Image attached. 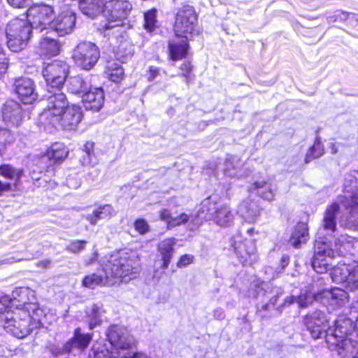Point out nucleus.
Returning a JSON list of instances; mask_svg holds the SVG:
<instances>
[{
    "instance_id": "nucleus-14",
    "label": "nucleus",
    "mask_w": 358,
    "mask_h": 358,
    "mask_svg": "<svg viewBox=\"0 0 358 358\" xmlns=\"http://www.w3.org/2000/svg\"><path fill=\"white\" fill-rule=\"evenodd\" d=\"M331 279L336 283H345L350 290L358 289V264H338L330 273Z\"/></svg>"
},
{
    "instance_id": "nucleus-7",
    "label": "nucleus",
    "mask_w": 358,
    "mask_h": 358,
    "mask_svg": "<svg viewBox=\"0 0 358 358\" xmlns=\"http://www.w3.org/2000/svg\"><path fill=\"white\" fill-rule=\"evenodd\" d=\"M5 31L8 48L18 52L27 46L32 34V24L28 19L14 17L8 22Z\"/></svg>"
},
{
    "instance_id": "nucleus-43",
    "label": "nucleus",
    "mask_w": 358,
    "mask_h": 358,
    "mask_svg": "<svg viewBox=\"0 0 358 358\" xmlns=\"http://www.w3.org/2000/svg\"><path fill=\"white\" fill-rule=\"evenodd\" d=\"M20 99V101L24 104H33L37 101L39 95L36 91H15Z\"/></svg>"
},
{
    "instance_id": "nucleus-24",
    "label": "nucleus",
    "mask_w": 358,
    "mask_h": 358,
    "mask_svg": "<svg viewBox=\"0 0 358 358\" xmlns=\"http://www.w3.org/2000/svg\"><path fill=\"white\" fill-rule=\"evenodd\" d=\"M61 44L58 40L48 36L42 37L37 45V52L41 57H52L58 55Z\"/></svg>"
},
{
    "instance_id": "nucleus-18",
    "label": "nucleus",
    "mask_w": 358,
    "mask_h": 358,
    "mask_svg": "<svg viewBox=\"0 0 358 358\" xmlns=\"http://www.w3.org/2000/svg\"><path fill=\"white\" fill-rule=\"evenodd\" d=\"M76 22V13L71 9L66 8L52 18L50 27L59 36H64L73 30Z\"/></svg>"
},
{
    "instance_id": "nucleus-5",
    "label": "nucleus",
    "mask_w": 358,
    "mask_h": 358,
    "mask_svg": "<svg viewBox=\"0 0 358 358\" xmlns=\"http://www.w3.org/2000/svg\"><path fill=\"white\" fill-rule=\"evenodd\" d=\"M106 336L107 341L100 340L94 344L106 345L108 348L107 357H113V358H150L145 353L141 352H137L132 355L127 354L120 357L119 350H129L136 345L135 338L126 328L112 325L106 331Z\"/></svg>"
},
{
    "instance_id": "nucleus-31",
    "label": "nucleus",
    "mask_w": 358,
    "mask_h": 358,
    "mask_svg": "<svg viewBox=\"0 0 358 358\" xmlns=\"http://www.w3.org/2000/svg\"><path fill=\"white\" fill-rule=\"evenodd\" d=\"M106 0H78L80 10L85 15L94 17L103 13Z\"/></svg>"
},
{
    "instance_id": "nucleus-42",
    "label": "nucleus",
    "mask_w": 358,
    "mask_h": 358,
    "mask_svg": "<svg viewBox=\"0 0 358 358\" xmlns=\"http://www.w3.org/2000/svg\"><path fill=\"white\" fill-rule=\"evenodd\" d=\"M14 87L15 90H34L36 85L31 78L22 76L15 80Z\"/></svg>"
},
{
    "instance_id": "nucleus-8",
    "label": "nucleus",
    "mask_w": 358,
    "mask_h": 358,
    "mask_svg": "<svg viewBox=\"0 0 358 358\" xmlns=\"http://www.w3.org/2000/svg\"><path fill=\"white\" fill-rule=\"evenodd\" d=\"M132 9L133 5L129 0L106 1L102 13L105 22L101 29L106 31L124 25Z\"/></svg>"
},
{
    "instance_id": "nucleus-59",
    "label": "nucleus",
    "mask_w": 358,
    "mask_h": 358,
    "mask_svg": "<svg viewBox=\"0 0 358 358\" xmlns=\"http://www.w3.org/2000/svg\"><path fill=\"white\" fill-rule=\"evenodd\" d=\"M254 229L253 228H251V229H249L248 231H247V233L250 235H252L253 232H254Z\"/></svg>"
},
{
    "instance_id": "nucleus-1",
    "label": "nucleus",
    "mask_w": 358,
    "mask_h": 358,
    "mask_svg": "<svg viewBox=\"0 0 358 358\" xmlns=\"http://www.w3.org/2000/svg\"><path fill=\"white\" fill-rule=\"evenodd\" d=\"M29 290L24 287L15 289L5 310L0 316V331L3 329L13 336L23 338L41 322L43 310L34 302H27Z\"/></svg>"
},
{
    "instance_id": "nucleus-34",
    "label": "nucleus",
    "mask_w": 358,
    "mask_h": 358,
    "mask_svg": "<svg viewBox=\"0 0 358 358\" xmlns=\"http://www.w3.org/2000/svg\"><path fill=\"white\" fill-rule=\"evenodd\" d=\"M160 219L164 221L169 229L184 224L188 220V215L182 213L178 216L173 217L170 211L167 209H163L159 213Z\"/></svg>"
},
{
    "instance_id": "nucleus-39",
    "label": "nucleus",
    "mask_w": 358,
    "mask_h": 358,
    "mask_svg": "<svg viewBox=\"0 0 358 358\" xmlns=\"http://www.w3.org/2000/svg\"><path fill=\"white\" fill-rule=\"evenodd\" d=\"M14 140V134L10 130L0 127V155L3 156L5 154Z\"/></svg>"
},
{
    "instance_id": "nucleus-44",
    "label": "nucleus",
    "mask_w": 358,
    "mask_h": 358,
    "mask_svg": "<svg viewBox=\"0 0 358 358\" xmlns=\"http://www.w3.org/2000/svg\"><path fill=\"white\" fill-rule=\"evenodd\" d=\"M108 354V348L106 345L94 344L89 354V358H113V357H107Z\"/></svg>"
},
{
    "instance_id": "nucleus-32",
    "label": "nucleus",
    "mask_w": 358,
    "mask_h": 358,
    "mask_svg": "<svg viewBox=\"0 0 358 358\" xmlns=\"http://www.w3.org/2000/svg\"><path fill=\"white\" fill-rule=\"evenodd\" d=\"M157 9L155 7L146 10L143 13V28L148 34H152L159 28Z\"/></svg>"
},
{
    "instance_id": "nucleus-57",
    "label": "nucleus",
    "mask_w": 358,
    "mask_h": 358,
    "mask_svg": "<svg viewBox=\"0 0 358 358\" xmlns=\"http://www.w3.org/2000/svg\"><path fill=\"white\" fill-rule=\"evenodd\" d=\"M329 148L331 149V152L332 154H336L338 152V149L334 143H330Z\"/></svg>"
},
{
    "instance_id": "nucleus-3",
    "label": "nucleus",
    "mask_w": 358,
    "mask_h": 358,
    "mask_svg": "<svg viewBox=\"0 0 358 358\" xmlns=\"http://www.w3.org/2000/svg\"><path fill=\"white\" fill-rule=\"evenodd\" d=\"M138 258L135 252L120 251L113 254L103 270L105 275L92 273L85 276L82 280L83 287L94 289L97 286L113 285L115 279L127 282L136 277Z\"/></svg>"
},
{
    "instance_id": "nucleus-56",
    "label": "nucleus",
    "mask_w": 358,
    "mask_h": 358,
    "mask_svg": "<svg viewBox=\"0 0 358 358\" xmlns=\"http://www.w3.org/2000/svg\"><path fill=\"white\" fill-rule=\"evenodd\" d=\"M66 182H67V185L69 187H72V188H75L76 189V188H77V187H78L80 186V183H78V182H76V184L73 185L72 183V182H71V178H68L66 179Z\"/></svg>"
},
{
    "instance_id": "nucleus-61",
    "label": "nucleus",
    "mask_w": 358,
    "mask_h": 358,
    "mask_svg": "<svg viewBox=\"0 0 358 358\" xmlns=\"http://www.w3.org/2000/svg\"><path fill=\"white\" fill-rule=\"evenodd\" d=\"M224 217H229V215L225 214Z\"/></svg>"
},
{
    "instance_id": "nucleus-6",
    "label": "nucleus",
    "mask_w": 358,
    "mask_h": 358,
    "mask_svg": "<svg viewBox=\"0 0 358 358\" xmlns=\"http://www.w3.org/2000/svg\"><path fill=\"white\" fill-rule=\"evenodd\" d=\"M199 13L195 7L188 3H183L176 9L174 15L173 31L176 37L193 40L200 36L202 29L199 24Z\"/></svg>"
},
{
    "instance_id": "nucleus-29",
    "label": "nucleus",
    "mask_w": 358,
    "mask_h": 358,
    "mask_svg": "<svg viewBox=\"0 0 358 358\" xmlns=\"http://www.w3.org/2000/svg\"><path fill=\"white\" fill-rule=\"evenodd\" d=\"M260 209L257 203L251 199L243 201L238 213L248 222H255L259 215Z\"/></svg>"
},
{
    "instance_id": "nucleus-12",
    "label": "nucleus",
    "mask_w": 358,
    "mask_h": 358,
    "mask_svg": "<svg viewBox=\"0 0 358 358\" xmlns=\"http://www.w3.org/2000/svg\"><path fill=\"white\" fill-rule=\"evenodd\" d=\"M355 174L346 178V182H350V185H344L345 191L350 197V202L345 205L350 215L343 224L348 228L358 230V171H355Z\"/></svg>"
},
{
    "instance_id": "nucleus-4",
    "label": "nucleus",
    "mask_w": 358,
    "mask_h": 358,
    "mask_svg": "<svg viewBox=\"0 0 358 358\" xmlns=\"http://www.w3.org/2000/svg\"><path fill=\"white\" fill-rule=\"evenodd\" d=\"M334 329L327 333L326 341L329 348L336 351L343 358L357 352L358 347V318L355 324L345 316L340 317L335 322Z\"/></svg>"
},
{
    "instance_id": "nucleus-15",
    "label": "nucleus",
    "mask_w": 358,
    "mask_h": 358,
    "mask_svg": "<svg viewBox=\"0 0 358 358\" xmlns=\"http://www.w3.org/2000/svg\"><path fill=\"white\" fill-rule=\"evenodd\" d=\"M3 120L7 125L18 127L29 118V112L17 101L8 100L2 107Z\"/></svg>"
},
{
    "instance_id": "nucleus-2",
    "label": "nucleus",
    "mask_w": 358,
    "mask_h": 358,
    "mask_svg": "<svg viewBox=\"0 0 358 358\" xmlns=\"http://www.w3.org/2000/svg\"><path fill=\"white\" fill-rule=\"evenodd\" d=\"M46 92L47 94L42 95L47 97L46 106L36 120L39 129L48 133H52L59 127L75 129L83 119L82 108L76 104L69 105L66 95L61 91Z\"/></svg>"
},
{
    "instance_id": "nucleus-19",
    "label": "nucleus",
    "mask_w": 358,
    "mask_h": 358,
    "mask_svg": "<svg viewBox=\"0 0 358 358\" xmlns=\"http://www.w3.org/2000/svg\"><path fill=\"white\" fill-rule=\"evenodd\" d=\"M327 323L325 314L319 310L308 314L304 317V324L314 339L322 337Z\"/></svg>"
},
{
    "instance_id": "nucleus-36",
    "label": "nucleus",
    "mask_w": 358,
    "mask_h": 358,
    "mask_svg": "<svg viewBox=\"0 0 358 358\" xmlns=\"http://www.w3.org/2000/svg\"><path fill=\"white\" fill-rule=\"evenodd\" d=\"M103 313L102 306L99 304H93L90 308H87V315L90 329H94L101 323Z\"/></svg>"
},
{
    "instance_id": "nucleus-16",
    "label": "nucleus",
    "mask_w": 358,
    "mask_h": 358,
    "mask_svg": "<svg viewBox=\"0 0 358 358\" xmlns=\"http://www.w3.org/2000/svg\"><path fill=\"white\" fill-rule=\"evenodd\" d=\"M54 8L52 6L40 3L31 6L27 10L28 20L41 29L50 26L52 21Z\"/></svg>"
},
{
    "instance_id": "nucleus-46",
    "label": "nucleus",
    "mask_w": 358,
    "mask_h": 358,
    "mask_svg": "<svg viewBox=\"0 0 358 358\" xmlns=\"http://www.w3.org/2000/svg\"><path fill=\"white\" fill-rule=\"evenodd\" d=\"M179 69L181 71L180 75L185 78L187 83H189L190 80L191 73L193 71V65L192 64L191 62H183L180 64Z\"/></svg>"
},
{
    "instance_id": "nucleus-11",
    "label": "nucleus",
    "mask_w": 358,
    "mask_h": 358,
    "mask_svg": "<svg viewBox=\"0 0 358 358\" xmlns=\"http://www.w3.org/2000/svg\"><path fill=\"white\" fill-rule=\"evenodd\" d=\"M69 151L62 143L57 142L53 143L46 151V152L38 157L36 162V166L38 169V174L41 175L45 168L48 167L47 161L48 160L51 164V161L58 162L64 160L68 155ZM30 176L32 180L40 181L42 180L41 176H38L36 173V169L32 168L30 171Z\"/></svg>"
},
{
    "instance_id": "nucleus-41",
    "label": "nucleus",
    "mask_w": 358,
    "mask_h": 358,
    "mask_svg": "<svg viewBox=\"0 0 358 358\" xmlns=\"http://www.w3.org/2000/svg\"><path fill=\"white\" fill-rule=\"evenodd\" d=\"M324 154V146L320 139L315 141L313 145L308 150L306 156V162L308 163L313 159L318 158Z\"/></svg>"
},
{
    "instance_id": "nucleus-40",
    "label": "nucleus",
    "mask_w": 358,
    "mask_h": 358,
    "mask_svg": "<svg viewBox=\"0 0 358 358\" xmlns=\"http://www.w3.org/2000/svg\"><path fill=\"white\" fill-rule=\"evenodd\" d=\"M94 144L93 142L87 141L84 145L83 151L85 155L82 158V164L83 165L94 166L98 163V159L94 152Z\"/></svg>"
},
{
    "instance_id": "nucleus-60",
    "label": "nucleus",
    "mask_w": 358,
    "mask_h": 358,
    "mask_svg": "<svg viewBox=\"0 0 358 358\" xmlns=\"http://www.w3.org/2000/svg\"><path fill=\"white\" fill-rule=\"evenodd\" d=\"M94 90H103V88L101 87H95Z\"/></svg>"
},
{
    "instance_id": "nucleus-9",
    "label": "nucleus",
    "mask_w": 358,
    "mask_h": 358,
    "mask_svg": "<svg viewBox=\"0 0 358 358\" xmlns=\"http://www.w3.org/2000/svg\"><path fill=\"white\" fill-rule=\"evenodd\" d=\"M71 57L76 65L83 70H91L100 57L99 48L93 43L81 42L73 50Z\"/></svg>"
},
{
    "instance_id": "nucleus-53",
    "label": "nucleus",
    "mask_w": 358,
    "mask_h": 358,
    "mask_svg": "<svg viewBox=\"0 0 358 358\" xmlns=\"http://www.w3.org/2000/svg\"><path fill=\"white\" fill-rule=\"evenodd\" d=\"M29 0H7L8 3L15 8H22Z\"/></svg>"
},
{
    "instance_id": "nucleus-21",
    "label": "nucleus",
    "mask_w": 358,
    "mask_h": 358,
    "mask_svg": "<svg viewBox=\"0 0 358 358\" xmlns=\"http://www.w3.org/2000/svg\"><path fill=\"white\" fill-rule=\"evenodd\" d=\"M92 339V333H83L81 329L78 327L74 330L73 337L65 343L64 350L66 352H70L74 350L83 351L88 347Z\"/></svg>"
},
{
    "instance_id": "nucleus-50",
    "label": "nucleus",
    "mask_w": 358,
    "mask_h": 358,
    "mask_svg": "<svg viewBox=\"0 0 358 358\" xmlns=\"http://www.w3.org/2000/svg\"><path fill=\"white\" fill-rule=\"evenodd\" d=\"M194 260V256L192 255H182L178 262H177V266L178 268L185 267L187 265L192 264Z\"/></svg>"
},
{
    "instance_id": "nucleus-25",
    "label": "nucleus",
    "mask_w": 358,
    "mask_h": 358,
    "mask_svg": "<svg viewBox=\"0 0 358 358\" xmlns=\"http://www.w3.org/2000/svg\"><path fill=\"white\" fill-rule=\"evenodd\" d=\"M338 217H341V206L338 203H333L327 208L324 213L322 220L324 229L330 232H334L336 229Z\"/></svg>"
},
{
    "instance_id": "nucleus-22",
    "label": "nucleus",
    "mask_w": 358,
    "mask_h": 358,
    "mask_svg": "<svg viewBox=\"0 0 358 358\" xmlns=\"http://www.w3.org/2000/svg\"><path fill=\"white\" fill-rule=\"evenodd\" d=\"M104 91H76L86 110L99 111L104 102Z\"/></svg>"
},
{
    "instance_id": "nucleus-13",
    "label": "nucleus",
    "mask_w": 358,
    "mask_h": 358,
    "mask_svg": "<svg viewBox=\"0 0 358 358\" xmlns=\"http://www.w3.org/2000/svg\"><path fill=\"white\" fill-rule=\"evenodd\" d=\"M69 71V66L65 61L55 59L43 68V75L50 87L61 90L65 83Z\"/></svg>"
},
{
    "instance_id": "nucleus-35",
    "label": "nucleus",
    "mask_w": 358,
    "mask_h": 358,
    "mask_svg": "<svg viewBox=\"0 0 358 358\" xmlns=\"http://www.w3.org/2000/svg\"><path fill=\"white\" fill-rule=\"evenodd\" d=\"M308 227L305 223H299L290 238L291 244L297 248L308 239Z\"/></svg>"
},
{
    "instance_id": "nucleus-28",
    "label": "nucleus",
    "mask_w": 358,
    "mask_h": 358,
    "mask_svg": "<svg viewBox=\"0 0 358 358\" xmlns=\"http://www.w3.org/2000/svg\"><path fill=\"white\" fill-rule=\"evenodd\" d=\"M189 40L183 39L181 43L173 41L168 43V54L170 60L176 62L187 57L189 50Z\"/></svg>"
},
{
    "instance_id": "nucleus-30",
    "label": "nucleus",
    "mask_w": 358,
    "mask_h": 358,
    "mask_svg": "<svg viewBox=\"0 0 358 358\" xmlns=\"http://www.w3.org/2000/svg\"><path fill=\"white\" fill-rule=\"evenodd\" d=\"M134 53V51L131 43L124 40L119 43L115 50L113 56H110L107 59H112L115 62L122 64L131 59Z\"/></svg>"
},
{
    "instance_id": "nucleus-33",
    "label": "nucleus",
    "mask_w": 358,
    "mask_h": 358,
    "mask_svg": "<svg viewBox=\"0 0 358 358\" xmlns=\"http://www.w3.org/2000/svg\"><path fill=\"white\" fill-rule=\"evenodd\" d=\"M115 215L112 206L106 204L99 206L92 213L86 215V219L90 224L95 225L97 222L103 219H109Z\"/></svg>"
},
{
    "instance_id": "nucleus-26",
    "label": "nucleus",
    "mask_w": 358,
    "mask_h": 358,
    "mask_svg": "<svg viewBox=\"0 0 358 358\" xmlns=\"http://www.w3.org/2000/svg\"><path fill=\"white\" fill-rule=\"evenodd\" d=\"M176 243V239L173 238H166L159 243L157 251L162 261V268L166 269L169 267L175 252Z\"/></svg>"
},
{
    "instance_id": "nucleus-55",
    "label": "nucleus",
    "mask_w": 358,
    "mask_h": 358,
    "mask_svg": "<svg viewBox=\"0 0 358 358\" xmlns=\"http://www.w3.org/2000/svg\"><path fill=\"white\" fill-rule=\"evenodd\" d=\"M50 264V261L48 259H44L43 261L38 262L37 263V266L41 267L43 268H47Z\"/></svg>"
},
{
    "instance_id": "nucleus-37",
    "label": "nucleus",
    "mask_w": 358,
    "mask_h": 358,
    "mask_svg": "<svg viewBox=\"0 0 358 358\" xmlns=\"http://www.w3.org/2000/svg\"><path fill=\"white\" fill-rule=\"evenodd\" d=\"M23 174V170L21 169H15L9 164H2L0 166V175L3 177L14 180L17 185Z\"/></svg>"
},
{
    "instance_id": "nucleus-45",
    "label": "nucleus",
    "mask_w": 358,
    "mask_h": 358,
    "mask_svg": "<svg viewBox=\"0 0 358 358\" xmlns=\"http://www.w3.org/2000/svg\"><path fill=\"white\" fill-rule=\"evenodd\" d=\"M69 82L72 86L71 90H92L91 87H87L86 82L80 76L71 77Z\"/></svg>"
},
{
    "instance_id": "nucleus-48",
    "label": "nucleus",
    "mask_w": 358,
    "mask_h": 358,
    "mask_svg": "<svg viewBox=\"0 0 358 358\" xmlns=\"http://www.w3.org/2000/svg\"><path fill=\"white\" fill-rule=\"evenodd\" d=\"M85 241H73L67 245V250L73 253H78L85 248Z\"/></svg>"
},
{
    "instance_id": "nucleus-52",
    "label": "nucleus",
    "mask_w": 358,
    "mask_h": 358,
    "mask_svg": "<svg viewBox=\"0 0 358 358\" xmlns=\"http://www.w3.org/2000/svg\"><path fill=\"white\" fill-rule=\"evenodd\" d=\"M342 240H344V238H342ZM350 248V243H344L343 241L338 239L335 241V248L334 249L340 248L342 252L336 253V255H343L345 250H348Z\"/></svg>"
},
{
    "instance_id": "nucleus-51",
    "label": "nucleus",
    "mask_w": 358,
    "mask_h": 358,
    "mask_svg": "<svg viewBox=\"0 0 358 358\" xmlns=\"http://www.w3.org/2000/svg\"><path fill=\"white\" fill-rule=\"evenodd\" d=\"M159 75V69L154 66H150L147 71V79L148 81H153Z\"/></svg>"
},
{
    "instance_id": "nucleus-54",
    "label": "nucleus",
    "mask_w": 358,
    "mask_h": 358,
    "mask_svg": "<svg viewBox=\"0 0 358 358\" xmlns=\"http://www.w3.org/2000/svg\"><path fill=\"white\" fill-rule=\"evenodd\" d=\"M11 189V185L9 182H3L0 180V196L3 192L8 191Z\"/></svg>"
},
{
    "instance_id": "nucleus-62",
    "label": "nucleus",
    "mask_w": 358,
    "mask_h": 358,
    "mask_svg": "<svg viewBox=\"0 0 358 358\" xmlns=\"http://www.w3.org/2000/svg\"><path fill=\"white\" fill-rule=\"evenodd\" d=\"M203 218H204V219H208V217L205 216V217H203Z\"/></svg>"
},
{
    "instance_id": "nucleus-27",
    "label": "nucleus",
    "mask_w": 358,
    "mask_h": 358,
    "mask_svg": "<svg viewBox=\"0 0 358 358\" xmlns=\"http://www.w3.org/2000/svg\"><path fill=\"white\" fill-rule=\"evenodd\" d=\"M314 301H321V292L315 294L306 289L301 291L300 295L297 297L294 296H287L285 299L284 306H289L296 302L300 308H307Z\"/></svg>"
},
{
    "instance_id": "nucleus-38",
    "label": "nucleus",
    "mask_w": 358,
    "mask_h": 358,
    "mask_svg": "<svg viewBox=\"0 0 358 358\" xmlns=\"http://www.w3.org/2000/svg\"><path fill=\"white\" fill-rule=\"evenodd\" d=\"M250 189L257 190V194L266 200H272L274 197L273 186L264 181L255 182Z\"/></svg>"
},
{
    "instance_id": "nucleus-63",
    "label": "nucleus",
    "mask_w": 358,
    "mask_h": 358,
    "mask_svg": "<svg viewBox=\"0 0 358 358\" xmlns=\"http://www.w3.org/2000/svg\"><path fill=\"white\" fill-rule=\"evenodd\" d=\"M357 20H358V15H357Z\"/></svg>"
},
{
    "instance_id": "nucleus-10",
    "label": "nucleus",
    "mask_w": 358,
    "mask_h": 358,
    "mask_svg": "<svg viewBox=\"0 0 358 358\" xmlns=\"http://www.w3.org/2000/svg\"><path fill=\"white\" fill-rule=\"evenodd\" d=\"M342 252L340 248L333 249L331 243L327 240H317L315 245V255L312 261L313 269L319 273L329 270L336 253Z\"/></svg>"
},
{
    "instance_id": "nucleus-58",
    "label": "nucleus",
    "mask_w": 358,
    "mask_h": 358,
    "mask_svg": "<svg viewBox=\"0 0 358 358\" xmlns=\"http://www.w3.org/2000/svg\"><path fill=\"white\" fill-rule=\"evenodd\" d=\"M282 268H284L285 266L288 264V259L285 257L282 258Z\"/></svg>"
},
{
    "instance_id": "nucleus-17",
    "label": "nucleus",
    "mask_w": 358,
    "mask_h": 358,
    "mask_svg": "<svg viewBox=\"0 0 358 358\" xmlns=\"http://www.w3.org/2000/svg\"><path fill=\"white\" fill-rule=\"evenodd\" d=\"M230 246L234 248L242 264L251 263L255 258L256 247L252 239H245L243 242L242 236L237 234L230 239Z\"/></svg>"
},
{
    "instance_id": "nucleus-49",
    "label": "nucleus",
    "mask_w": 358,
    "mask_h": 358,
    "mask_svg": "<svg viewBox=\"0 0 358 358\" xmlns=\"http://www.w3.org/2000/svg\"><path fill=\"white\" fill-rule=\"evenodd\" d=\"M8 66V58L3 49L0 48V78L7 72Z\"/></svg>"
},
{
    "instance_id": "nucleus-23",
    "label": "nucleus",
    "mask_w": 358,
    "mask_h": 358,
    "mask_svg": "<svg viewBox=\"0 0 358 358\" xmlns=\"http://www.w3.org/2000/svg\"><path fill=\"white\" fill-rule=\"evenodd\" d=\"M104 73L106 75V78L116 85L121 84L125 78L122 64L112 59H106Z\"/></svg>"
},
{
    "instance_id": "nucleus-64",
    "label": "nucleus",
    "mask_w": 358,
    "mask_h": 358,
    "mask_svg": "<svg viewBox=\"0 0 358 358\" xmlns=\"http://www.w3.org/2000/svg\"><path fill=\"white\" fill-rule=\"evenodd\" d=\"M353 358H358V357H353Z\"/></svg>"
},
{
    "instance_id": "nucleus-47",
    "label": "nucleus",
    "mask_w": 358,
    "mask_h": 358,
    "mask_svg": "<svg viewBox=\"0 0 358 358\" xmlns=\"http://www.w3.org/2000/svg\"><path fill=\"white\" fill-rule=\"evenodd\" d=\"M134 229L140 234H145L150 231V226L148 222L143 218L136 219L134 224Z\"/></svg>"
},
{
    "instance_id": "nucleus-20",
    "label": "nucleus",
    "mask_w": 358,
    "mask_h": 358,
    "mask_svg": "<svg viewBox=\"0 0 358 358\" xmlns=\"http://www.w3.org/2000/svg\"><path fill=\"white\" fill-rule=\"evenodd\" d=\"M348 301V294L343 289L334 287L321 292V302L333 309L343 306Z\"/></svg>"
}]
</instances>
